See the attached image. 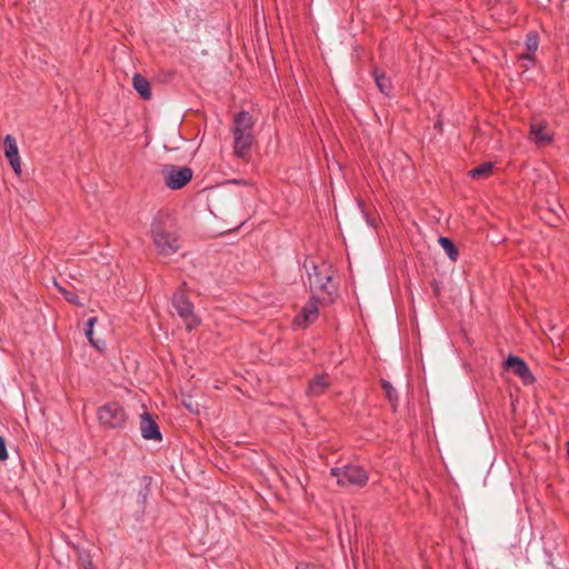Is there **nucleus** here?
I'll list each match as a JSON object with an SVG mask.
<instances>
[{"label":"nucleus","mask_w":569,"mask_h":569,"mask_svg":"<svg viewBox=\"0 0 569 569\" xmlns=\"http://www.w3.org/2000/svg\"><path fill=\"white\" fill-rule=\"evenodd\" d=\"M151 233L153 243L161 254H172L180 248V236L167 213H157L151 223Z\"/></svg>","instance_id":"nucleus-1"},{"label":"nucleus","mask_w":569,"mask_h":569,"mask_svg":"<svg viewBox=\"0 0 569 569\" xmlns=\"http://www.w3.org/2000/svg\"><path fill=\"white\" fill-rule=\"evenodd\" d=\"M253 119L247 111L234 116L231 132L233 136V152L240 159H248L253 143Z\"/></svg>","instance_id":"nucleus-2"},{"label":"nucleus","mask_w":569,"mask_h":569,"mask_svg":"<svg viewBox=\"0 0 569 569\" xmlns=\"http://www.w3.org/2000/svg\"><path fill=\"white\" fill-rule=\"evenodd\" d=\"M161 176L167 188L179 190L191 181L193 171L189 167L167 164L162 168Z\"/></svg>","instance_id":"nucleus-3"},{"label":"nucleus","mask_w":569,"mask_h":569,"mask_svg":"<svg viewBox=\"0 0 569 569\" xmlns=\"http://www.w3.org/2000/svg\"><path fill=\"white\" fill-rule=\"evenodd\" d=\"M97 418L102 427L116 429L124 425L127 413L118 402H109L98 409Z\"/></svg>","instance_id":"nucleus-4"},{"label":"nucleus","mask_w":569,"mask_h":569,"mask_svg":"<svg viewBox=\"0 0 569 569\" xmlns=\"http://www.w3.org/2000/svg\"><path fill=\"white\" fill-rule=\"evenodd\" d=\"M330 473L340 486H365L368 481L367 472L359 466L349 465L332 468Z\"/></svg>","instance_id":"nucleus-5"},{"label":"nucleus","mask_w":569,"mask_h":569,"mask_svg":"<svg viewBox=\"0 0 569 569\" xmlns=\"http://www.w3.org/2000/svg\"><path fill=\"white\" fill-rule=\"evenodd\" d=\"M172 303L188 330L193 329L199 323V319L193 313L192 303L184 296L174 295Z\"/></svg>","instance_id":"nucleus-6"},{"label":"nucleus","mask_w":569,"mask_h":569,"mask_svg":"<svg viewBox=\"0 0 569 569\" xmlns=\"http://www.w3.org/2000/svg\"><path fill=\"white\" fill-rule=\"evenodd\" d=\"M319 317V301L316 298H311L302 308L301 312L296 316L293 325L296 327L306 328L313 323Z\"/></svg>","instance_id":"nucleus-7"},{"label":"nucleus","mask_w":569,"mask_h":569,"mask_svg":"<svg viewBox=\"0 0 569 569\" xmlns=\"http://www.w3.org/2000/svg\"><path fill=\"white\" fill-rule=\"evenodd\" d=\"M505 367L521 378L526 385H530L535 381L527 363L517 356H509L505 361Z\"/></svg>","instance_id":"nucleus-8"},{"label":"nucleus","mask_w":569,"mask_h":569,"mask_svg":"<svg viewBox=\"0 0 569 569\" xmlns=\"http://www.w3.org/2000/svg\"><path fill=\"white\" fill-rule=\"evenodd\" d=\"M325 267L326 266L318 267L315 263L310 267L306 264L310 287L329 292L328 283L330 282L331 277L327 272H323L322 269Z\"/></svg>","instance_id":"nucleus-9"},{"label":"nucleus","mask_w":569,"mask_h":569,"mask_svg":"<svg viewBox=\"0 0 569 569\" xmlns=\"http://www.w3.org/2000/svg\"><path fill=\"white\" fill-rule=\"evenodd\" d=\"M4 156L16 173L21 172V163L19 150L16 139L11 134H7L3 139Z\"/></svg>","instance_id":"nucleus-10"},{"label":"nucleus","mask_w":569,"mask_h":569,"mask_svg":"<svg viewBox=\"0 0 569 569\" xmlns=\"http://www.w3.org/2000/svg\"><path fill=\"white\" fill-rule=\"evenodd\" d=\"M530 136L537 146H546L552 140V134L543 121H535L531 123Z\"/></svg>","instance_id":"nucleus-11"},{"label":"nucleus","mask_w":569,"mask_h":569,"mask_svg":"<svg viewBox=\"0 0 569 569\" xmlns=\"http://www.w3.org/2000/svg\"><path fill=\"white\" fill-rule=\"evenodd\" d=\"M144 440H154L158 442L162 440L159 426L147 412H144Z\"/></svg>","instance_id":"nucleus-12"},{"label":"nucleus","mask_w":569,"mask_h":569,"mask_svg":"<svg viewBox=\"0 0 569 569\" xmlns=\"http://www.w3.org/2000/svg\"><path fill=\"white\" fill-rule=\"evenodd\" d=\"M327 387V378L325 376L317 377L309 383L308 393L310 396H319L326 390Z\"/></svg>","instance_id":"nucleus-13"},{"label":"nucleus","mask_w":569,"mask_h":569,"mask_svg":"<svg viewBox=\"0 0 569 569\" xmlns=\"http://www.w3.org/2000/svg\"><path fill=\"white\" fill-rule=\"evenodd\" d=\"M492 168H493V163L492 162H485V163H481L480 166L471 169L469 171V176L472 179L488 178L491 174V172H492Z\"/></svg>","instance_id":"nucleus-14"},{"label":"nucleus","mask_w":569,"mask_h":569,"mask_svg":"<svg viewBox=\"0 0 569 569\" xmlns=\"http://www.w3.org/2000/svg\"><path fill=\"white\" fill-rule=\"evenodd\" d=\"M439 243L442 247V249L446 251V253L448 254L450 260L456 261L458 258V250H457L456 246L453 244V242L449 238L440 237Z\"/></svg>","instance_id":"nucleus-15"},{"label":"nucleus","mask_w":569,"mask_h":569,"mask_svg":"<svg viewBox=\"0 0 569 569\" xmlns=\"http://www.w3.org/2000/svg\"><path fill=\"white\" fill-rule=\"evenodd\" d=\"M375 80H376V83H377V87L379 88V90L385 93V94H389L390 91H391V82H390V79L388 77H386L383 73H378L377 71L375 72Z\"/></svg>","instance_id":"nucleus-16"},{"label":"nucleus","mask_w":569,"mask_h":569,"mask_svg":"<svg viewBox=\"0 0 569 569\" xmlns=\"http://www.w3.org/2000/svg\"><path fill=\"white\" fill-rule=\"evenodd\" d=\"M538 46H539L538 36L536 33H529L527 36V40H526V47H527V50L529 51V53L525 54L522 58L531 60L532 59L531 54L538 49Z\"/></svg>","instance_id":"nucleus-17"},{"label":"nucleus","mask_w":569,"mask_h":569,"mask_svg":"<svg viewBox=\"0 0 569 569\" xmlns=\"http://www.w3.org/2000/svg\"><path fill=\"white\" fill-rule=\"evenodd\" d=\"M382 388L391 402H396L398 400L397 391L395 390L390 382L382 381Z\"/></svg>","instance_id":"nucleus-18"},{"label":"nucleus","mask_w":569,"mask_h":569,"mask_svg":"<svg viewBox=\"0 0 569 569\" xmlns=\"http://www.w3.org/2000/svg\"><path fill=\"white\" fill-rule=\"evenodd\" d=\"M133 88L139 93L140 97H142V74L134 73L132 78Z\"/></svg>","instance_id":"nucleus-19"},{"label":"nucleus","mask_w":569,"mask_h":569,"mask_svg":"<svg viewBox=\"0 0 569 569\" xmlns=\"http://www.w3.org/2000/svg\"><path fill=\"white\" fill-rule=\"evenodd\" d=\"M8 459V452L6 447L4 438L0 436V461Z\"/></svg>","instance_id":"nucleus-20"},{"label":"nucleus","mask_w":569,"mask_h":569,"mask_svg":"<svg viewBox=\"0 0 569 569\" xmlns=\"http://www.w3.org/2000/svg\"><path fill=\"white\" fill-rule=\"evenodd\" d=\"M94 322H96V318H89L88 322H87L88 328L86 329V336L91 343L93 342L91 336H92V329H93Z\"/></svg>","instance_id":"nucleus-21"},{"label":"nucleus","mask_w":569,"mask_h":569,"mask_svg":"<svg viewBox=\"0 0 569 569\" xmlns=\"http://www.w3.org/2000/svg\"><path fill=\"white\" fill-rule=\"evenodd\" d=\"M63 293L67 301L81 306V303L78 301V296L76 293L70 291H63Z\"/></svg>","instance_id":"nucleus-22"},{"label":"nucleus","mask_w":569,"mask_h":569,"mask_svg":"<svg viewBox=\"0 0 569 569\" xmlns=\"http://www.w3.org/2000/svg\"><path fill=\"white\" fill-rule=\"evenodd\" d=\"M143 96H144V100L149 99L150 96H151L149 83L147 81H144V92H143Z\"/></svg>","instance_id":"nucleus-23"},{"label":"nucleus","mask_w":569,"mask_h":569,"mask_svg":"<svg viewBox=\"0 0 569 569\" xmlns=\"http://www.w3.org/2000/svg\"><path fill=\"white\" fill-rule=\"evenodd\" d=\"M296 569H315V567L309 563H300L296 567Z\"/></svg>","instance_id":"nucleus-24"},{"label":"nucleus","mask_w":569,"mask_h":569,"mask_svg":"<svg viewBox=\"0 0 569 569\" xmlns=\"http://www.w3.org/2000/svg\"><path fill=\"white\" fill-rule=\"evenodd\" d=\"M83 562L86 563V566H87V565H88V566H91V561H90V560H84V559H83Z\"/></svg>","instance_id":"nucleus-25"}]
</instances>
